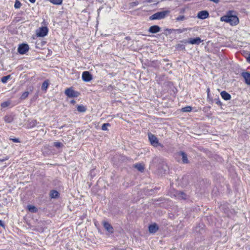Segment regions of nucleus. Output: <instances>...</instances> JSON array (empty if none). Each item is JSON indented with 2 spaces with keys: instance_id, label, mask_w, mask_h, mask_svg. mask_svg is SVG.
<instances>
[{
  "instance_id": "obj_13",
  "label": "nucleus",
  "mask_w": 250,
  "mask_h": 250,
  "mask_svg": "<svg viewBox=\"0 0 250 250\" xmlns=\"http://www.w3.org/2000/svg\"><path fill=\"white\" fill-rule=\"evenodd\" d=\"M159 229V227L156 224L150 225L148 227V230L151 233H155Z\"/></svg>"
},
{
  "instance_id": "obj_2",
  "label": "nucleus",
  "mask_w": 250,
  "mask_h": 250,
  "mask_svg": "<svg viewBox=\"0 0 250 250\" xmlns=\"http://www.w3.org/2000/svg\"><path fill=\"white\" fill-rule=\"evenodd\" d=\"M169 13V11L166 10L158 12L149 17V20H161L164 19Z\"/></svg>"
},
{
  "instance_id": "obj_42",
  "label": "nucleus",
  "mask_w": 250,
  "mask_h": 250,
  "mask_svg": "<svg viewBox=\"0 0 250 250\" xmlns=\"http://www.w3.org/2000/svg\"><path fill=\"white\" fill-rule=\"evenodd\" d=\"M159 63H158V62H155V64H154V66H159Z\"/></svg>"
},
{
  "instance_id": "obj_43",
  "label": "nucleus",
  "mask_w": 250,
  "mask_h": 250,
  "mask_svg": "<svg viewBox=\"0 0 250 250\" xmlns=\"http://www.w3.org/2000/svg\"><path fill=\"white\" fill-rule=\"evenodd\" d=\"M247 60H248V62H250V54H249V57L247 59Z\"/></svg>"
},
{
  "instance_id": "obj_49",
  "label": "nucleus",
  "mask_w": 250,
  "mask_h": 250,
  "mask_svg": "<svg viewBox=\"0 0 250 250\" xmlns=\"http://www.w3.org/2000/svg\"><path fill=\"white\" fill-rule=\"evenodd\" d=\"M85 215H83V218H84L85 217Z\"/></svg>"
},
{
  "instance_id": "obj_14",
  "label": "nucleus",
  "mask_w": 250,
  "mask_h": 250,
  "mask_svg": "<svg viewBox=\"0 0 250 250\" xmlns=\"http://www.w3.org/2000/svg\"><path fill=\"white\" fill-rule=\"evenodd\" d=\"M160 27L158 25H153L149 27L148 31L151 33H156L160 31Z\"/></svg>"
},
{
  "instance_id": "obj_46",
  "label": "nucleus",
  "mask_w": 250,
  "mask_h": 250,
  "mask_svg": "<svg viewBox=\"0 0 250 250\" xmlns=\"http://www.w3.org/2000/svg\"><path fill=\"white\" fill-rule=\"evenodd\" d=\"M32 122H33V126L35 125V123H36V121H33Z\"/></svg>"
},
{
  "instance_id": "obj_44",
  "label": "nucleus",
  "mask_w": 250,
  "mask_h": 250,
  "mask_svg": "<svg viewBox=\"0 0 250 250\" xmlns=\"http://www.w3.org/2000/svg\"><path fill=\"white\" fill-rule=\"evenodd\" d=\"M29 1L31 3H34L36 1V0H29Z\"/></svg>"
},
{
  "instance_id": "obj_25",
  "label": "nucleus",
  "mask_w": 250,
  "mask_h": 250,
  "mask_svg": "<svg viewBox=\"0 0 250 250\" xmlns=\"http://www.w3.org/2000/svg\"><path fill=\"white\" fill-rule=\"evenodd\" d=\"M48 83L47 81H44L42 86V90H46L48 86Z\"/></svg>"
},
{
  "instance_id": "obj_8",
  "label": "nucleus",
  "mask_w": 250,
  "mask_h": 250,
  "mask_svg": "<svg viewBox=\"0 0 250 250\" xmlns=\"http://www.w3.org/2000/svg\"><path fill=\"white\" fill-rule=\"evenodd\" d=\"M202 42L200 38L196 37L195 38H189L188 42H185V43H188L191 44H199Z\"/></svg>"
},
{
  "instance_id": "obj_40",
  "label": "nucleus",
  "mask_w": 250,
  "mask_h": 250,
  "mask_svg": "<svg viewBox=\"0 0 250 250\" xmlns=\"http://www.w3.org/2000/svg\"><path fill=\"white\" fill-rule=\"evenodd\" d=\"M209 92H210V90H209V88H208L207 89V93H208V97H209Z\"/></svg>"
},
{
  "instance_id": "obj_35",
  "label": "nucleus",
  "mask_w": 250,
  "mask_h": 250,
  "mask_svg": "<svg viewBox=\"0 0 250 250\" xmlns=\"http://www.w3.org/2000/svg\"><path fill=\"white\" fill-rule=\"evenodd\" d=\"M61 143L59 142H55L54 143V146L56 147H60L61 146Z\"/></svg>"
},
{
  "instance_id": "obj_5",
  "label": "nucleus",
  "mask_w": 250,
  "mask_h": 250,
  "mask_svg": "<svg viewBox=\"0 0 250 250\" xmlns=\"http://www.w3.org/2000/svg\"><path fill=\"white\" fill-rule=\"evenodd\" d=\"M48 31V30L46 27H42L37 30L36 34L38 37H43L47 35Z\"/></svg>"
},
{
  "instance_id": "obj_33",
  "label": "nucleus",
  "mask_w": 250,
  "mask_h": 250,
  "mask_svg": "<svg viewBox=\"0 0 250 250\" xmlns=\"http://www.w3.org/2000/svg\"><path fill=\"white\" fill-rule=\"evenodd\" d=\"M21 6V3L19 1H16L15 2L14 7L15 8H19Z\"/></svg>"
},
{
  "instance_id": "obj_1",
  "label": "nucleus",
  "mask_w": 250,
  "mask_h": 250,
  "mask_svg": "<svg viewBox=\"0 0 250 250\" xmlns=\"http://www.w3.org/2000/svg\"><path fill=\"white\" fill-rule=\"evenodd\" d=\"M233 11H229L226 15L221 17L220 21L229 23L231 25H236L239 23L238 18L233 14Z\"/></svg>"
},
{
  "instance_id": "obj_32",
  "label": "nucleus",
  "mask_w": 250,
  "mask_h": 250,
  "mask_svg": "<svg viewBox=\"0 0 250 250\" xmlns=\"http://www.w3.org/2000/svg\"><path fill=\"white\" fill-rule=\"evenodd\" d=\"M214 100L215 101L216 104H217V105H219L220 106H221L222 105V103L220 101L219 97H218L217 99H215Z\"/></svg>"
},
{
  "instance_id": "obj_17",
  "label": "nucleus",
  "mask_w": 250,
  "mask_h": 250,
  "mask_svg": "<svg viewBox=\"0 0 250 250\" xmlns=\"http://www.w3.org/2000/svg\"><path fill=\"white\" fill-rule=\"evenodd\" d=\"M177 196L178 197L181 199H186L187 195L184 192L182 191H178L177 193Z\"/></svg>"
},
{
  "instance_id": "obj_30",
  "label": "nucleus",
  "mask_w": 250,
  "mask_h": 250,
  "mask_svg": "<svg viewBox=\"0 0 250 250\" xmlns=\"http://www.w3.org/2000/svg\"><path fill=\"white\" fill-rule=\"evenodd\" d=\"M10 75L3 77L1 80L2 83H6L7 82V80L10 78Z\"/></svg>"
},
{
  "instance_id": "obj_47",
  "label": "nucleus",
  "mask_w": 250,
  "mask_h": 250,
  "mask_svg": "<svg viewBox=\"0 0 250 250\" xmlns=\"http://www.w3.org/2000/svg\"><path fill=\"white\" fill-rule=\"evenodd\" d=\"M170 65V66H171V63H167V65Z\"/></svg>"
},
{
  "instance_id": "obj_50",
  "label": "nucleus",
  "mask_w": 250,
  "mask_h": 250,
  "mask_svg": "<svg viewBox=\"0 0 250 250\" xmlns=\"http://www.w3.org/2000/svg\"><path fill=\"white\" fill-rule=\"evenodd\" d=\"M85 215H83V218H84L85 217Z\"/></svg>"
},
{
  "instance_id": "obj_21",
  "label": "nucleus",
  "mask_w": 250,
  "mask_h": 250,
  "mask_svg": "<svg viewBox=\"0 0 250 250\" xmlns=\"http://www.w3.org/2000/svg\"><path fill=\"white\" fill-rule=\"evenodd\" d=\"M77 110L80 112H84L86 110V108L83 105H78L77 106Z\"/></svg>"
},
{
  "instance_id": "obj_3",
  "label": "nucleus",
  "mask_w": 250,
  "mask_h": 250,
  "mask_svg": "<svg viewBox=\"0 0 250 250\" xmlns=\"http://www.w3.org/2000/svg\"><path fill=\"white\" fill-rule=\"evenodd\" d=\"M148 137L150 144L154 147L160 146L163 147L164 146L159 142L158 138L151 133H148Z\"/></svg>"
},
{
  "instance_id": "obj_36",
  "label": "nucleus",
  "mask_w": 250,
  "mask_h": 250,
  "mask_svg": "<svg viewBox=\"0 0 250 250\" xmlns=\"http://www.w3.org/2000/svg\"><path fill=\"white\" fill-rule=\"evenodd\" d=\"M8 159V158L7 157H6L4 159H0V163L1 162H2L3 161H5V160H7Z\"/></svg>"
},
{
  "instance_id": "obj_28",
  "label": "nucleus",
  "mask_w": 250,
  "mask_h": 250,
  "mask_svg": "<svg viewBox=\"0 0 250 250\" xmlns=\"http://www.w3.org/2000/svg\"><path fill=\"white\" fill-rule=\"evenodd\" d=\"M51 3L54 4H61L62 1V0H49Z\"/></svg>"
},
{
  "instance_id": "obj_34",
  "label": "nucleus",
  "mask_w": 250,
  "mask_h": 250,
  "mask_svg": "<svg viewBox=\"0 0 250 250\" xmlns=\"http://www.w3.org/2000/svg\"><path fill=\"white\" fill-rule=\"evenodd\" d=\"M185 19L184 16H179L176 18L177 21H183Z\"/></svg>"
},
{
  "instance_id": "obj_26",
  "label": "nucleus",
  "mask_w": 250,
  "mask_h": 250,
  "mask_svg": "<svg viewBox=\"0 0 250 250\" xmlns=\"http://www.w3.org/2000/svg\"><path fill=\"white\" fill-rule=\"evenodd\" d=\"M11 104V102L10 101H6L2 103L1 104V106L2 108H5L9 106Z\"/></svg>"
},
{
  "instance_id": "obj_22",
  "label": "nucleus",
  "mask_w": 250,
  "mask_h": 250,
  "mask_svg": "<svg viewBox=\"0 0 250 250\" xmlns=\"http://www.w3.org/2000/svg\"><path fill=\"white\" fill-rule=\"evenodd\" d=\"M27 208L31 212H36L38 211V209L32 205H28Z\"/></svg>"
},
{
  "instance_id": "obj_15",
  "label": "nucleus",
  "mask_w": 250,
  "mask_h": 250,
  "mask_svg": "<svg viewBox=\"0 0 250 250\" xmlns=\"http://www.w3.org/2000/svg\"><path fill=\"white\" fill-rule=\"evenodd\" d=\"M220 95L222 98L226 101L229 100L231 99V95L225 91H222Z\"/></svg>"
},
{
  "instance_id": "obj_39",
  "label": "nucleus",
  "mask_w": 250,
  "mask_h": 250,
  "mask_svg": "<svg viewBox=\"0 0 250 250\" xmlns=\"http://www.w3.org/2000/svg\"><path fill=\"white\" fill-rule=\"evenodd\" d=\"M70 103L72 104H74L76 103V101L74 100H71Z\"/></svg>"
},
{
  "instance_id": "obj_9",
  "label": "nucleus",
  "mask_w": 250,
  "mask_h": 250,
  "mask_svg": "<svg viewBox=\"0 0 250 250\" xmlns=\"http://www.w3.org/2000/svg\"><path fill=\"white\" fill-rule=\"evenodd\" d=\"M209 16L208 12L206 10L201 11L198 12L197 14L198 18L202 20L205 19Z\"/></svg>"
},
{
  "instance_id": "obj_23",
  "label": "nucleus",
  "mask_w": 250,
  "mask_h": 250,
  "mask_svg": "<svg viewBox=\"0 0 250 250\" xmlns=\"http://www.w3.org/2000/svg\"><path fill=\"white\" fill-rule=\"evenodd\" d=\"M192 107L190 106H187L186 107H184L181 109V111L184 112H190L192 110Z\"/></svg>"
},
{
  "instance_id": "obj_29",
  "label": "nucleus",
  "mask_w": 250,
  "mask_h": 250,
  "mask_svg": "<svg viewBox=\"0 0 250 250\" xmlns=\"http://www.w3.org/2000/svg\"><path fill=\"white\" fill-rule=\"evenodd\" d=\"M110 126V125L109 123L104 124L102 126V129L103 130H107V127Z\"/></svg>"
},
{
  "instance_id": "obj_48",
  "label": "nucleus",
  "mask_w": 250,
  "mask_h": 250,
  "mask_svg": "<svg viewBox=\"0 0 250 250\" xmlns=\"http://www.w3.org/2000/svg\"><path fill=\"white\" fill-rule=\"evenodd\" d=\"M178 30L180 32H182V31L181 30H180V29H179Z\"/></svg>"
},
{
  "instance_id": "obj_41",
  "label": "nucleus",
  "mask_w": 250,
  "mask_h": 250,
  "mask_svg": "<svg viewBox=\"0 0 250 250\" xmlns=\"http://www.w3.org/2000/svg\"><path fill=\"white\" fill-rule=\"evenodd\" d=\"M0 226L4 227V225L3 223H2V221L0 220Z\"/></svg>"
},
{
  "instance_id": "obj_4",
  "label": "nucleus",
  "mask_w": 250,
  "mask_h": 250,
  "mask_svg": "<svg viewBox=\"0 0 250 250\" xmlns=\"http://www.w3.org/2000/svg\"><path fill=\"white\" fill-rule=\"evenodd\" d=\"M64 93L69 98L77 97L80 95L79 92L75 91L72 87L65 89Z\"/></svg>"
},
{
  "instance_id": "obj_31",
  "label": "nucleus",
  "mask_w": 250,
  "mask_h": 250,
  "mask_svg": "<svg viewBox=\"0 0 250 250\" xmlns=\"http://www.w3.org/2000/svg\"><path fill=\"white\" fill-rule=\"evenodd\" d=\"M138 4H139V2L138 1H137L131 2V3H129V7L130 8H133L134 6H137V5H138Z\"/></svg>"
},
{
  "instance_id": "obj_37",
  "label": "nucleus",
  "mask_w": 250,
  "mask_h": 250,
  "mask_svg": "<svg viewBox=\"0 0 250 250\" xmlns=\"http://www.w3.org/2000/svg\"><path fill=\"white\" fill-rule=\"evenodd\" d=\"M12 140H13V141L14 142H16V143L19 142V139H16V138H15V139H12Z\"/></svg>"
},
{
  "instance_id": "obj_18",
  "label": "nucleus",
  "mask_w": 250,
  "mask_h": 250,
  "mask_svg": "<svg viewBox=\"0 0 250 250\" xmlns=\"http://www.w3.org/2000/svg\"><path fill=\"white\" fill-rule=\"evenodd\" d=\"M4 120L6 123H11L13 120V116L10 115H6L4 117Z\"/></svg>"
},
{
  "instance_id": "obj_6",
  "label": "nucleus",
  "mask_w": 250,
  "mask_h": 250,
  "mask_svg": "<svg viewBox=\"0 0 250 250\" xmlns=\"http://www.w3.org/2000/svg\"><path fill=\"white\" fill-rule=\"evenodd\" d=\"M29 50V46L27 44H21L19 45L18 50L20 54H24Z\"/></svg>"
},
{
  "instance_id": "obj_24",
  "label": "nucleus",
  "mask_w": 250,
  "mask_h": 250,
  "mask_svg": "<svg viewBox=\"0 0 250 250\" xmlns=\"http://www.w3.org/2000/svg\"><path fill=\"white\" fill-rule=\"evenodd\" d=\"M175 48L178 50H184L185 49V45L184 44L178 43L176 45Z\"/></svg>"
},
{
  "instance_id": "obj_12",
  "label": "nucleus",
  "mask_w": 250,
  "mask_h": 250,
  "mask_svg": "<svg viewBox=\"0 0 250 250\" xmlns=\"http://www.w3.org/2000/svg\"><path fill=\"white\" fill-rule=\"evenodd\" d=\"M104 229L110 233L114 232V229L112 226L107 222H104L103 224Z\"/></svg>"
},
{
  "instance_id": "obj_7",
  "label": "nucleus",
  "mask_w": 250,
  "mask_h": 250,
  "mask_svg": "<svg viewBox=\"0 0 250 250\" xmlns=\"http://www.w3.org/2000/svg\"><path fill=\"white\" fill-rule=\"evenodd\" d=\"M82 79L83 81L88 82L92 79V76L89 71H84L82 74Z\"/></svg>"
},
{
  "instance_id": "obj_11",
  "label": "nucleus",
  "mask_w": 250,
  "mask_h": 250,
  "mask_svg": "<svg viewBox=\"0 0 250 250\" xmlns=\"http://www.w3.org/2000/svg\"><path fill=\"white\" fill-rule=\"evenodd\" d=\"M241 76L244 79L245 83L250 85V73L248 72H243L241 73Z\"/></svg>"
},
{
  "instance_id": "obj_10",
  "label": "nucleus",
  "mask_w": 250,
  "mask_h": 250,
  "mask_svg": "<svg viewBox=\"0 0 250 250\" xmlns=\"http://www.w3.org/2000/svg\"><path fill=\"white\" fill-rule=\"evenodd\" d=\"M177 154L179 156L182 157V162L183 164H188L189 163L188 155L184 151H180L177 153Z\"/></svg>"
},
{
  "instance_id": "obj_19",
  "label": "nucleus",
  "mask_w": 250,
  "mask_h": 250,
  "mask_svg": "<svg viewBox=\"0 0 250 250\" xmlns=\"http://www.w3.org/2000/svg\"><path fill=\"white\" fill-rule=\"evenodd\" d=\"M134 167H135L138 170L141 172H143L144 170V167L141 164L138 163L134 165Z\"/></svg>"
},
{
  "instance_id": "obj_20",
  "label": "nucleus",
  "mask_w": 250,
  "mask_h": 250,
  "mask_svg": "<svg viewBox=\"0 0 250 250\" xmlns=\"http://www.w3.org/2000/svg\"><path fill=\"white\" fill-rule=\"evenodd\" d=\"M50 196L51 198H56L59 196V192L56 190H52L50 192Z\"/></svg>"
},
{
  "instance_id": "obj_16",
  "label": "nucleus",
  "mask_w": 250,
  "mask_h": 250,
  "mask_svg": "<svg viewBox=\"0 0 250 250\" xmlns=\"http://www.w3.org/2000/svg\"><path fill=\"white\" fill-rule=\"evenodd\" d=\"M189 184L188 177L187 176H184L181 180L182 186L186 187Z\"/></svg>"
},
{
  "instance_id": "obj_27",
  "label": "nucleus",
  "mask_w": 250,
  "mask_h": 250,
  "mask_svg": "<svg viewBox=\"0 0 250 250\" xmlns=\"http://www.w3.org/2000/svg\"><path fill=\"white\" fill-rule=\"evenodd\" d=\"M28 95H29V92L25 91L22 94V95L21 97V100H24L28 97Z\"/></svg>"
},
{
  "instance_id": "obj_38",
  "label": "nucleus",
  "mask_w": 250,
  "mask_h": 250,
  "mask_svg": "<svg viewBox=\"0 0 250 250\" xmlns=\"http://www.w3.org/2000/svg\"><path fill=\"white\" fill-rule=\"evenodd\" d=\"M211 1H213L215 3H218L219 2V0H209Z\"/></svg>"
},
{
  "instance_id": "obj_45",
  "label": "nucleus",
  "mask_w": 250,
  "mask_h": 250,
  "mask_svg": "<svg viewBox=\"0 0 250 250\" xmlns=\"http://www.w3.org/2000/svg\"><path fill=\"white\" fill-rule=\"evenodd\" d=\"M162 61L164 62H166L168 61V60H167L166 59H163Z\"/></svg>"
}]
</instances>
